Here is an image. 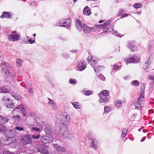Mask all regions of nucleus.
Segmentation results:
<instances>
[{"instance_id": "3", "label": "nucleus", "mask_w": 154, "mask_h": 154, "mask_svg": "<svg viewBox=\"0 0 154 154\" xmlns=\"http://www.w3.org/2000/svg\"><path fill=\"white\" fill-rule=\"evenodd\" d=\"M99 27V25H97L91 28L85 24L84 26L82 29L84 33L86 34H88L91 32L97 31V27Z\"/></svg>"}, {"instance_id": "50", "label": "nucleus", "mask_w": 154, "mask_h": 154, "mask_svg": "<svg viewBox=\"0 0 154 154\" xmlns=\"http://www.w3.org/2000/svg\"><path fill=\"white\" fill-rule=\"evenodd\" d=\"M15 129L19 131H23L24 129L23 127H20L19 126H16L15 127Z\"/></svg>"}, {"instance_id": "28", "label": "nucleus", "mask_w": 154, "mask_h": 154, "mask_svg": "<svg viewBox=\"0 0 154 154\" xmlns=\"http://www.w3.org/2000/svg\"><path fill=\"white\" fill-rule=\"evenodd\" d=\"M131 84L132 86H134L135 87L138 86L139 85V81L137 80H135L131 82Z\"/></svg>"}, {"instance_id": "2", "label": "nucleus", "mask_w": 154, "mask_h": 154, "mask_svg": "<svg viewBox=\"0 0 154 154\" xmlns=\"http://www.w3.org/2000/svg\"><path fill=\"white\" fill-rule=\"evenodd\" d=\"M71 21L69 19H61L56 24V26L68 28L71 26Z\"/></svg>"}, {"instance_id": "42", "label": "nucleus", "mask_w": 154, "mask_h": 154, "mask_svg": "<svg viewBox=\"0 0 154 154\" xmlns=\"http://www.w3.org/2000/svg\"><path fill=\"white\" fill-rule=\"evenodd\" d=\"M69 83L71 84L75 85L76 83V81L75 79H70Z\"/></svg>"}, {"instance_id": "22", "label": "nucleus", "mask_w": 154, "mask_h": 154, "mask_svg": "<svg viewBox=\"0 0 154 154\" xmlns=\"http://www.w3.org/2000/svg\"><path fill=\"white\" fill-rule=\"evenodd\" d=\"M48 104L50 105L54 109L56 110L57 109V107L53 100H51V102H48Z\"/></svg>"}, {"instance_id": "13", "label": "nucleus", "mask_w": 154, "mask_h": 154, "mask_svg": "<svg viewBox=\"0 0 154 154\" xmlns=\"http://www.w3.org/2000/svg\"><path fill=\"white\" fill-rule=\"evenodd\" d=\"M10 91V87L8 85H5L0 88V92L7 93Z\"/></svg>"}, {"instance_id": "54", "label": "nucleus", "mask_w": 154, "mask_h": 154, "mask_svg": "<svg viewBox=\"0 0 154 154\" xmlns=\"http://www.w3.org/2000/svg\"><path fill=\"white\" fill-rule=\"evenodd\" d=\"M119 68V67L118 66L114 65V70H117Z\"/></svg>"}, {"instance_id": "18", "label": "nucleus", "mask_w": 154, "mask_h": 154, "mask_svg": "<svg viewBox=\"0 0 154 154\" xmlns=\"http://www.w3.org/2000/svg\"><path fill=\"white\" fill-rule=\"evenodd\" d=\"M11 14L10 13L8 12H2V15L0 17L2 18H10Z\"/></svg>"}, {"instance_id": "63", "label": "nucleus", "mask_w": 154, "mask_h": 154, "mask_svg": "<svg viewBox=\"0 0 154 154\" xmlns=\"http://www.w3.org/2000/svg\"><path fill=\"white\" fill-rule=\"evenodd\" d=\"M137 14L138 15H140L141 14V12L140 11L138 12Z\"/></svg>"}, {"instance_id": "53", "label": "nucleus", "mask_w": 154, "mask_h": 154, "mask_svg": "<svg viewBox=\"0 0 154 154\" xmlns=\"http://www.w3.org/2000/svg\"><path fill=\"white\" fill-rule=\"evenodd\" d=\"M30 5H31V6H35L36 5V3L35 2L32 1L31 2Z\"/></svg>"}, {"instance_id": "7", "label": "nucleus", "mask_w": 154, "mask_h": 154, "mask_svg": "<svg viewBox=\"0 0 154 154\" xmlns=\"http://www.w3.org/2000/svg\"><path fill=\"white\" fill-rule=\"evenodd\" d=\"M124 61L126 62V64H128L129 63H137L140 61L139 57L138 58L136 56H134L133 57L128 59H125Z\"/></svg>"}, {"instance_id": "43", "label": "nucleus", "mask_w": 154, "mask_h": 154, "mask_svg": "<svg viewBox=\"0 0 154 154\" xmlns=\"http://www.w3.org/2000/svg\"><path fill=\"white\" fill-rule=\"evenodd\" d=\"M12 119H16L17 120H21V117L19 115L14 116H12Z\"/></svg>"}, {"instance_id": "38", "label": "nucleus", "mask_w": 154, "mask_h": 154, "mask_svg": "<svg viewBox=\"0 0 154 154\" xmlns=\"http://www.w3.org/2000/svg\"><path fill=\"white\" fill-rule=\"evenodd\" d=\"M16 62L17 63V66L19 67H20L21 65V60L20 59H17L16 60Z\"/></svg>"}, {"instance_id": "37", "label": "nucleus", "mask_w": 154, "mask_h": 154, "mask_svg": "<svg viewBox=\"0 0 154 154\" xmlns=\"http://www.w3.org/2000/svg\"><path fill=\"white\" fill-rule=\"evenodd\" d=\"M113 33L115 36H117L118 37H121L122 35L120 34H118V32L116 30L114 31L113 30Z\"/></svg>"}, {"instance_id": "60", "label": "nucleus", "mask_w": 154, "mask_h": 154, "mask_svg": "<svg viewBox=\"0 0 154 154\" xmlns=\"http://www.w3.org/2000/svg\"><path fill=\"white\" fill-rule=\"evenodd\" d=\"M64 57L66 58H67L68 57V55L67 54H65L64 55Z\"/></svg>"}, {"instance_id": "39", "label": "nucleus", "mask_w": 154, "mask_h": 154, "mask_svg": "<svg viewBox=\"0 0 154 154\" xmlns=\"http://www.w3.org/2000/svg\"><path fill=\"white\" fill-rule=\"evenodd\" d=\"M91 91L89 90H88L86 91H85L83 94L85 95H89L91 94H92Z\"/></svg>"}, {"instance_id": "49", "label": "nucleus", "mask_w": 154, "mask_h": 154, "mask_svg": "<svg viewBox=\"0 0 154 154\" xmlns=\"http://www.w3.org/2000/svg\"><path fill=\"white\" fill-rule=\"evenodd\" d=\"M40 137V135L38 134L37 136L35 135H32V137L34 139H38Z\"/></svg>"}, {"instance_id": "40", "label": "nucleus", "mask_w": 154, "mask_h": 154, "mask_svg": "<svg viewBox=\"0 0 154 154\" xmlns=\"http://www.w3.org/2000/svg\"><path fill=\"white\" fill-rule=\"evenodd\" d=\"M142 6V5L140 3H136L134 5V7L136 8H140Z\"/></svg>"}, {"instance_id": "51", "label": "nucleus", "mask_w": 154, "mask_h": 154, "mask_svg": "<svg viewBox=\"0 0 154 154\" xmlns=\"http://www.w3.org/2000/svg\"><path fill=\"white\" fill-rule=\"evenodd\" d=\"M92 60H93L92 59V57L91 56H89L88 57V62L90 63L91 61Z\"/></svg>"}, {"instance_id": "10", "label": "nucleus", "mask_w": 154, "mask_h": 154, "mask_svg": "<svg viewBox=\"0 0 154 154\" xmlns=\"http://www.w3.org/2000/svg\"><path fill=\"white\" fill-rule=\"evenodd\" d=\"M85 24L82 23L79 20H77L76 21L75 25L76 29L79 31H81L83 29L84 26Z\"/></svg>"}, {"instance_id": "20", "label": "nucleus", "mask_w": 154, "mask_h": 154, "mask_svg": "<svg viewBox=\"0 0 154 154\" xmlns=\"http://www.w3.org/2000/svg\"><path fill=\"white\" fill-rule=\"evenodd\" d=\"M109 94V91L106 90H103L101 91L100 93L98 94L99 97L104 96L107 97Z\"/></svg>"}, {"instance_id": "32", "label": "nucleus", "mask_w": 154, "mask_h": 154, "mask_svg": "<svg viewBox=\"0 0 154 154\" xmlns=\"http://www.w3.org/2000/svg\"><path fill=\"white\" fill-rule=\"evenodd\" d=\"M14 106L13 103L10 102L9 103H8L6 105V106L8 108H12L14 107Z\"/></svg>"}, {"instance_id": "62", "label": "nucleus", "mask_w": 154, "mask_h": 154, "mask_svg": "<svg viewBox=\"0 0 154 154\" xmlns=\"http://www.w3.org/2000/svg\"><path fill=\"white\" fill-rule=\"evenodd\" d=\"M93 63H94V64H95L97 63V62L95 61V60H93Z\"/></svg>"}, {"instance_id": "11", "label": "nucleus", "mask_w": 154, "mask_h": 154, "mask_svg": "<svg viewBox=\"0 0 154 154\" xmlns=\"http://www.w3.org/2000/svg\"><path fill=\"white\" fill-rule=\"evenodd\" d=\"M53 147L57 151L61 152H66V149L64 147L60 146L57 143L54 144Z\"/></svg>"}, {"instance_id": "61", "label": "nucleus", "mask_w": 154, "mask_h": 154, "mask_svg": "<svg viewBox=\"0 0 154 154\" xmlns=\"http://www.w3.org/2000/svg\"><path fill=\"white\" fill-rule=\"evenodd\" d=\"M10 100V99L9 98H7V99H6V101H6V103H7V102H8Z\"/></svg>"}, {"instance_id": "17", "label": "nucleus", "mask_w": 154, "mask_h": 154, "mask_svg": "<svg viewBox=\"0 0 154 154\" xmlns=\"http://www.w3.org/2000/svg\"><path fill=\"white\" fill-rule=\"evenodd\" d=\"M92 142L91 146L94 149H96L97 147V142L96 139L92 138L89 140V142Z\"/></svg>"}, {"instance_id": "14", "label": "nucleus", "mask_w": 154, "mask_h": 154, "mask_svg": "<svg viewBox=\"0 0 154 154\" xmlns=\"http://www.w3.org/2000/svg\"><path fill=\"white\" fill-rule=\"evenodd\" d=\"M9 118L8 116H0V124H4L8 122Z\"/></svg>"}, {"instance_id": "44", "label": "nucleus", "mask_w": 154, "mask_h": 154, "mask_svg": "<svg viewBox=\"0 0 154 154\" xmlns=\"http://www.w3.org/2000/svg\"><path fill=\"white\" fill-rule=\"evenodd\" d=\"M98 77L100 79L104 81L105 80V76L103 75L102 74H100L98 75Z\"/></svg>"}, {"instance_id": "59", "label": "nucleus", "mask_w": 154, "mask_h": 154, "mask_svg": "<svg viewBox=\"0 0 154 154\" xmlns=\"http://www.w3.org/2000/svg\"><path fill=\"white\" fill-rule=\"evenodd\" d=\"M122 132L127 134V129L124 128L122 130Z\"/></svg>"}, {"instance_id": "16", "label": "nucleus", "mask_w": 154, "mask_h": 154, "mask_svg": "<svg viewBox=\"0 0 154 154\" xmlns=\"http://www.w3.org/2000/svg\"><path fill=\"white\" fill-rule=\"evenodd\" d=\"M60 128V131L59 132V134H62L63 136V137L64 138H69V132L68 131V130L66 129V130H65L64 132L63 133V132L61 131V128Z\"/></svg>"}, {"instance_id": "31", "label": "nucleus", "mask_w": 154, "mask_h": 154, "mask_svg": "<svg viewBox=\"0 0 154 154\" xmlns=\"http://www.w3.org/2000/svg\"><path fill=\"white\" fill-rule=\"evenodd\" d=\"M135 109H140L141 107V105L139 101H137L136 104H134Z\"/></svg>"}, {"instance_id": "5", "label": "nucleus", "mask_w": 154, "mask_h": 154, "mask_svg": "<svg viewBox=\"0 0 154 154\" xmlns=\"http://www.w3.org/2000/svg\"><path fill=\"white\" fill-rule=\"evenodd\" d=\"M70 119L69 116L67 115L66 113H65V114H62L60 121L63 125H66L68 124Z\"/></svg>"}, {"instance_id": "25", "label": "nucleus", "mask_w": 154, "mask_h": 154, "mask_svg": "<svg viewBox=\"0 0 154 154\" xmlns=\"http://www.w3.org/2000/svg\"><path fill=\"white\" fill-rule=\"evenodd\" d=\"M93 67V69L94 71L97 72H98L102 70V68H104L103 66H98L97 67H95V66H92Z\"/></svg>"}, {"instance_id": "12", "label": "nucleus", "mask_w": 154, "mask_h": 154, "mask_svg": "<svg viewBox=\"0 0 154 154\" xmlns=\"http://www.w3.org/2000/svg\"><path fill=\"white\" fill-rule=\"evenodd\" d=\"M127 47L132 51H134L137 49V47L133 42L131 41L128 42Z\"/></svg>"}, {"instance_id": "19", "label": "nucleus", "mask_w": 154, "mask_h": 154, "mask_svg": "<svg viewBox=\"0 0 154 154\" xmlns=\"http://www.w3.org/2000/svg\"><path fill=\"white\" fill-rule=\"evenodd\" d=\"M84 14L85 15H91V12L88 6H86L83 10Z\"/></svg>"}, {"instance_id": "26", "label": "nucleus", "mask_w": 154, "mask_h": 154, "mask_svg": "<svg viewBox=\"0 0 154 154\" xmlns=\"http://www.w3.org/2000/svg\"><path fill=\"white\" fill-rule=\"evenodd\" d=\"M0 154H15L13 152L7 151L6 150H1L0 151Z\"/></svg>"}, {"instance_id": "6", "label": "nucleus", "mask_w": 154, "mask_h": 154, "mask_svg": "<svg viewBox=\"0 0 154 154\" xmlns=\"http://www.w3.org/2000/svg\"><path fill=\"white\" fill-rule=\"evenodd\" d=\"M20 37L18 34H16L15 31L12 32L9 35L8 39L11 41H15L20 39Z\"/></svg>"}, {"instance_id": "27", "label": "nucleus", "mask_w": 154, "mask_h": 154, "mask_svg": "<svg viewBox=\"0 0 154 154\" xmlns=\"http://www.w3.org/2000/svg\"><path fill=\"white\" fill-rule=\"evenodd\" d=\"M111 21V20H108L106 22L104 23L100 24L99 25V27H97V29L98 28H100L101 27H103V26H109V24H110Z\"/></svg>"}, {"instance_id": "45", "label": "nucleus", "mask_w": 154, "mask_h": 154, "mask_svg": "<svg viewBox=\"0 0 154 154\" xmlns=\"http://www.w3.org/2000/svg\"><path fill=\"white\" fill-rule=\"evenodd\" d=\"M144 100V95H141L140 96L137 101H139V102H140L141 101H143Z\"/></svg>"}, {"instance_id": "34", "label": "nucleus", "mask_w": 154, "mask_h": 154, "mask_svg": "<svg viewBox=\"0 0 154 154\" xmlns=\"http://www.w3.org/2000/svg\"><path fill=\"white\" fill-rule=\"evenodd\" d=\"M111 109V108L110 107H108L107 106H105L104 107V113L105 112H106L107 113V112H110Z\"/></svg>"}, {"instance_id": "58", "label": "nucleus", "mask_w": 154, "mask_h": 154, "mask_svg": "<svg viewBox=\"0 0 154 154\" xmlns=\"http://www.w3.org/2000/svg\"><path fill=\"white\" fill-rule=\"evenodd\" d=\"M22 112L23 115V117H26V113L25 112V110H24V111Z\"/></svg>"}, {"instance_id": "21", "label": "nucleus", "mask_w": 154, "mask_h": 154, "mask_svg": "<svg viewBox=\"0 0 154 154\" xmlns=\"http://www.w3.org/2000/svg\"><path fill=\"white\" fill-rule=\"evenodd\" d=\"M109 98L104 96H100V103H105L109 100Z\"/></svg>"}, {"instance_id": "1", "label": "nucleus", "mask_w": 154, "mask_h": 154, "mask_svg": "<svg viewBox=\"0 0 154 154\" xmlns=\"http://www.w3.org/2000/svg\"><path fill=\"white\" fill-rule=\"evenodd\" d=\"M0 68H1V73L2 75L6 79L9 76L10 73V68L6 65L5 63L0 64Z\"/></svg>"}, {"instance_id": "4", "label": "nucleus", "mask_w": 154, "mask_h": 154, "mask_svg": "<svg viewBox=\"0 0 154 154\" xmlns=\"http://www.w3.org/2000/svg\"><path fill=\"white\" fill-rule=\"evenodd\" d=\"M41 140L44 144L49 143L52 142L53 138L51 135H45L41 137Z\"/></svg>"}, {"instance_id": "30", "label": "nucleus", "mask_w": 154, "mask_h": 154, "mask_svg": "<svg viewBox=\"0 0 154 154\" xmlns=\"http://www.w3.org/2000/svg\"><path fill=\"white\" fill-rule=\"evenodd\" d=\"M150 62L148 59V60L145 62V63L143 64V68L144 69H146L149 66V65L150 64Z\"/></svg>"}, {"instance_id": "46", "label": "nucleus", "mask_w": 154, "mask_h": 154, "mask_svg": "<svg viewBox=\"0 0 154 154\" xmlns=\"http://www.w3.org/2000/svg\"><path fill=\"white\" fill-rule=\"evenodd\" d=\"M109 26H106L103 28V31L104 32H108L109 31Z\"/></svg>"}, {"instance_id": "47", "label": "nucleus", "mask_w": 154, "mask_h": 154, "mask_svg": "<svg viewBox=\"0 0 154 154\" xmlns=\"http://www.w3.org/2000/svg\"><path fill=\"white\" fill-rule=\"evenodd\" d=\"M32 131H35L36 132H40V129L36 127H33L32 128Z\"/></svg>"}, {"instance_id": "24", "label": "nucleus", "mask_w": 154, "mask_h": 154, "mask_svg": "<svg viewBox=\"0 0 154 154\" xmlns=\"http://www.w3.org/2000/svg\"><path fill=\"white\" fill-rule=\"evenodd\" d=\"M18 109L22 112L24 111V110H25V109L24 108L22 105H20L17 106V107L15 108L13 110V112H15L16 111H17V109Z\"/></svg>"}, {"instance_id": "9", "label": "nucleus", "mask_w": 154, "mask_h": 154, "mask_svg": "<svg viewBox=\"0 0 154 154\" xmlns=\"http://www.w3.org/2000/svg\"><path fill=\"white\" fill-rule=\"evenodd\" d=\"M87 63L85 60H80L78 63V67L79 70L82 71L86 67Z\"/></svg>"}, {"instance_id": "15", "label": "nucleus", "mask_w": 154, "mask_h": 154, "mask_svg": "<svg viewBox=\"0 0 154 154\" xmlns=\"http://www.w3.org/2000/svg\"><path fill=\"white\" fill-rule=\"evenodd\" d=\"M45 131L47 135H51L52 133V129L49 125H47L45 128Z\"/></svg>"}, {"instance_id": "33", "label": "nucleus", "mask_w": 154, "mask_h": 154, "mask_svg": "<svg viewBox=\"0 0 154 154\" xmlns=\"http://www.w3.org/2000/svg\"><path fill=\"white\" fill-rule=\"evenodd\" d=\"M145 86L143 85L141 87L140 94L141 95H144L145 93Z\"/></svg>"}, {"instance_id": "29", "label": "nucleus", "mask_w": 154, "mask_h": 154, "mask_svg": "<svg viewBox=\"0 0 154 154\" xmlns=\"http://www.w3.org/2000/svg\"><path fill=\"white\" fill-rule=\"evenodd\" d=\"M72 104L75 108L80 109L81 108L79 103L78 102L72 103Z\"/></svg>"}, {"instance_id": "56", "label": "nucleus", "mask_w": 154, "mask_h": 154, "mask_svg": "<svg viewBox=\"0 0 154 154\" xmlns=\"http://www.w3.org/2000/svg\"><path fill=\"white\" fill-rule=\"evenodd\" d=\"M126 134V133L122 132L121 134V137H124Z\"/></svg>"}, {"instance_id": "64", "label": "nucleus", "mask_w": 154, "mask_h": 154, "mask_svg": "<svg viewBox=\"0 0 154 154\" xmlns=\"http://www.w3.org/2000/svg\"><path fill=\"white\" fill-rule=\"evenodd\" d=\"M103 21L102 20H100L99 21V22L100 23H102V22H103Z\"/></svg>"}, {"instance_id": "57", "label": "nucleus", "mask_w": 154, "mask_h": 154, "mask_svg": "<svg viewBox=\"0 0 154 154\" xmlns=\"http://www.w3.org/2000/svg\"><path fill=\"white\" fill-rule=\"evenodd\" d=\"M124 11L123 9H120L119 11V14L120 15L122 14Z\"/></svg>"}, {"instance_id": "41", "label": "nucleus", "mask_w": 154, "mask_h": 154, "mask_svg": "<svg viewBox=\"0 0 154 154\" xmlns=\"http://www.w3.org/2000/svg\"><path fill=\"white\" fill-rule=\"evenodd\" d=\"M29 87H26V88H27V90L30 93H33V91H32V89L31 88V85L29 84Z\"/></svg>"}, {"instance_id": "52", "label": "nucleus", "mask_w": 154, "mask_h": 154, "mask_svg": "<svg viewBox=\"0 0 154 154\" xmlns=\"http://www.w3.org/2000/svg\"><path fill=\"white\" fill-rule=\"evenodd\" d=\"M28 41L29 43L31 44H32L35 42V40H33L31 39H30Z\"/></svg>"}, {"instance_id": "23", "label": "nucleus", "mask_w": 154, "mask_h": 154, "mask_svg": "<svg viewBox=\"0 0 154 154\" xmlns=\"http://www.w3.org/2000/svg\"><path fill=\"white\" fill-rule=\"evenodd\" d=\"M25 144H27L30 142L31 138L29 134H26L24 137Z\"/></svg>"}, {"instance_id": "8", "label": "nucleus", "mask_w": 154, "mask_h": 154, "mask_svg": "<svg viewBox=\"0 0 154 154\" xmlns=\"http://www.w3.org/2000/svg\"><path fill=\"white\" fill-rule=\"evenodd\" d=\"M36 150L39 152L43 154H49V151L47 149L42 145H39L36 148Z\"/></svg>"}, {"instance_id": "48", "label": "nucleus", "mask_w": 154, "mask_h": 154, "mask_svg": "<svg viewBox=\"0 0 154 154\" xmlns=\"http://www.w3.org/2000/svg\"><path fill=\"white\" fill-rule=\"evenodd\" d=\"M13 96L15 99L18 100H20L21 99V97L18 95H13Z\"/></svg>"}, {"instance_id": "36", "label": "nucleus", "mask_w": 154, "mask_h": 154, "mask_svg": "<svg viewBox=\"0 0 154 154\" xmlns=\"http://www.w3.org/2000/svg\"><path fill=\"white\" fill-rule=\"evenodd\" d=\"M6 127L4 125L0 124V132H4Z\"/></svg>"}, {"instance_id": "55", "label": "nucleus", "mask_w": 154, "mask_h": 154, "mask_svg": "<svg viewBox=\"0 0 154 154\" xmlns=\"http://www.w3.org/2000/svg\"><path fill=\"white\" fill-rule=\"evenodd\" d=\"M128 15L127 13H125L122 15V17L124 18V17L128 16Z\"/></svg>"}, {"instance_id": "35", "label": "nucleus", "mask_w": 154, "mask_h": 154, "mask_svg": "<svg viewBox=\"0 0 154 154\" xmlns=\"http://www.w3.org/2000/svg\"><path fill=\"white\" fill-rule=\"evenodd\" d=\"M116 105L118 108H119L122 106V101H121L118 100L117 101Z\"/></svg>"}]
</instances>
